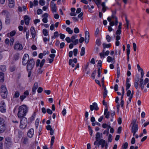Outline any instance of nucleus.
<instances>
[{
  "mask_svg": "<svg viewBox=\"0 0 149 149\" xmlns=\"http://www.w3.org/2000/svg\"><path fill=\"white\" fill-rule=\"evenodd\" d=\"M144 74L143 70H142L141 72V78H139V77H137L136 78L134 82V86L136 89H137L139 85L141 89L143 90V89L144 84H143L144 81L143 79Z\"/></svg>",
  "mask_w": 149,
  "mask_h": 149,
  "instance_id": "1",
  "label": "nucleus"
},
{
  "mask_svg": "<svg viewBox=\"0 0 149 149\" xmlns=\"http://www.w3.org/2000/svg\"><path fill=\"white\" fill-rule=\"evenodd\" d=\"M28 108L25 105L20 106L18 108L17 115L19 118H22L26 116L28 111Z\"/></svg>",
  "mask_w": 149,
  "mask_h": 149,
  "instance_id": "2",
  "label": "nucleus"
},
{
  "mask_svg": "<svg viewBox=\"0 0 149 149\" xmlns=\"http://www.w3.org/2000/svg\"><path fill=\"white\" fill-rule=\"evenodd\" d=\"M137 119H134L133 120L131 123L132 127L131 128V132L133 133V136L138 131L139 128L138 124L136 123Z\"/></svg>",
  "mask_w": 149,
  "mask_h": 149,
  "instance_id": "3",
  "label": "nucleus"
},
{
  "mask_svg": "<svg viewBox=\"0 0 149 149\" xmlns=\"http://www.w3.org/2000/svg\"><path fill=\"white\" fill-rule=\"evenodd\" d=\"M0 93L1 95L3 98H6L7 96L8 91L5 86L2 85L0 87Z\"/></svg>",
  "mask_w": 149,
  "mask_h": 149,
  "instance_id": "4",
  "label": "nucleus"
},
{
  "mask_svg": "<svg viewBox=\"0 0 149 149\" xmlns=\"http://www.w3.org/2000/svg\"><path fill=\"white\" fill-rule=\"evenodd\" d=\"M26 69L28 71H31L34 67L35 61L33 59H30L27 63Z\"/></svg>",
  "mask_w": 149,
  "mask_h": 149,
  "instance_id": "5",
  "label": "nucleus"
},
{
  "mask_svg": "<svg viewBox=\"0 0 149 149\" xmlns=\"http://www.w3.org/2000/svg\"><path fill=\"white\" fill-rule=\"evenodd\" d=\"M6 129V127L4 123V119L0 117V133L4 132Z\"/></svg>",
  "mask_w": 149,
  "mask_h": 149,
  "instance_id": "6",
  "label": "nucleus"
},
{
  "mask_svg": "<svg viewBox=\"0 0 149 149\" xmlns=\"http://www.w3.org/2000/svg\"><path fill=\"white\" fill-rule=\"evenodd\" d=\"M27 119L26 118L22 120L20 122V127L21 129H24L27 125Z\"/></svg>",
  "mask_w": 149,
  "mask_h": 149,
  "instance_id": "7",
  "label": "nucleus"
},
{
  "mask_svg": "<svg viewBox=\"0 0 149 149\" xmlns=\"http://www.w3.org/2000/svg\"><path fill=\"white\" fill-rule=\"evenodd\" d=\"M5 13V15L6 17L5 24H9L10 22V17L9 13L6 10H4L3 11Z\"/></svg>",
  "mask_w": 149,
  "mask_h": 149,
  "instance_id": "8",
  "label": "nucleus"
},
{
  "mask_svg": "<svg viewBox=\"0 0 149 149\" xmlns=\"http://www.w3.org/2000/svg\"><path fill=\"white\" fill-rule=\"evenodd\" d=\"M29 60V55L27 54H25L22 58V64L25 65Z\"/></svg>",
  "mask_w": 149,
  "mask_h": 149,
  "instance_id": "9",
  "label": "nucleus"
},
{
  "mask_svg": "<svg viewBox=\"0 0 149 149\" xmlns=\"http://www.w3.org/2000/svg\"><path fill=\"white\" fill-rule=\"evenodd\" d=\"M0 111L2 113L6 111V105L3 101H1L0 103Z\"/></svg>",
  "mask_w": 149,
  "mask_h": 149,
  "instance_id": "10",
  "label": "nucleus"
},
{
  "mask_svg": "<svg viewBox=\"0 0 149 149\" xmlns=\"http://www.w3.org/2000/svg\"><path fill=\"white\" fill-rule=\"evenodd\" d=\"M112 15L111 17L113 20H115V24L116 25H117L118 22V18L115 15L116 13V10L112 11Z\"/></svg>",
  "mask_w": 149,
  "mask_h": 149,
  "instance_id": "11",
  "label": "nucleus"
},
{
  "mask_svg": "<svg viewBox=\"0 0 149 149\" xmlns=\"http://www.w3.org/2000/svg\"><path fill=\"white\" fill-rule=\"evenodd\" d=\"M14 48V49L16 51H20L23 49V47L22 44L17 43L15 44Z\"/></svg>",
  "mask_w": 149,
  "mask_h": 149,
  "instance_id": "12",
  "label": "nucleus"
},
{
  "mask_svg": "<svg viewBox=\"0 0 149 149\" xmlns=\"http://www.w3.org/2000/svg\"><path fill=\"white\" fill-rule=\"evenodd\" d=\"M104 52L105 51L103 49L102 52L100 53V56L101 58H105L106 56H108L109 53V51H106L105 53Z\"/></svg>",
  "mask_w": 149,
  "mask_h": 149,
  "instance_id": "13",
  "label": "nucleus"
},
{
  "mask_svg": "<svg viewBox=\"0 0 149 149\" xmlns=\"http://www.w3.org/2000/svg\"><path fill=\"white\" fill-rule=\"evenodd\" d=\"M90 108L91 111H92L93 109L96 110H97L99 109V108L97 107V104L95 102L93 103L92 105L90 106Z\"/></svg>",
  "mask_w": 149,
  "mask_h": 149,
  "instance_id": "14",
  "label": "nucleus"
},
{
  "mask_svg": "<svg viewBox=\"0 0 149 149\" xmlns=\"http://www.w3.org/2000/svg\"><path fill=\"white\" fill-rule=\"evenodd\" d=\"M48 16V14L46 13H45L42 15V17H43L42 19V21L44 23H46L47 22V17Z\"/></svg>",
  "mask_w": 149,
  "mask_h": 149,
  "instance_id": "15",
  "label": "nucleus"
},
{
  "mask_svg": "<svg viewBox=\"0 0 149 149\" xmlns=\"http://www.w3.org/2000/svg\"><path fill=\"white\" fill-rule=\"evenodd\" d=\"M34 133V130L32 129L31 128L28 131L27 133L28 136L30 137L31 138L33 137V135Z\"/></svg>",
  "mask_w": 149,
  "mask_h": 149,
  "instance_id": "16",
  "label": "nucleus"
},
{
  "mask_svg": "<svg viewBox=\"0 0 149 149\" xmlns=\"http://www.w3.org/2000/svg\"><path fill=\"white\" fill-rule=\"evenodd\" d=\"M107 19L109 22H110V26H112L114 25H116L114 22V21H115V20H113L110 17H108L107 18Z\"/></svg>",
  "mask_w": 149,
  "mask_h": 149,
  "instance_id": "17",
  "label": "nucleus"
},
{
  "mask_svg": "<svg viewBox=\"0 0 149 149\" xmlns=\"http://www.w3.org/2000/svg\"><path fill=\"white\" fill-rule=\"evenodd\" d=\"M106 142L103 139H101L98 142V144L99 145H101L102 148H103L106 144Z\"/></svg>",
  "mask_w": 149,
  "mask_h": 149,
  "instance_id": "18",
  "label": "nucleus"
},
{
  "mask_svg": "<svg viewBox=\"0 0 149 149\" xmlns=\"http://www.w3.org/2000/svg\"><path fill=\"white\" fill-rule=\"evenodd\" d=\"M8 1L9 7L10 8H13L15 5L14 0H8Z\"/></svg>",
  "mask_w": 149,
  "mask_h": 149,
  "instance_id": "19",
  "label": "nucleus"
},
{
  "mask_svg": "<svg viewBox=\"0 0 149 149\" xmlns=\"http://www.w3.org/2000/svg\"><path fill=\"white\" fill-rule=\"evenodd\" d=\"M30 30L32 37L33 38H34L36 36V31L34 27L33 26L31 27Z\"/></svg>",
  "mask_w": 149,
  "mask_h": 149,
  "instance_id": "20",
  "label": "nucleus"
},
{
  "mask_svg": "<svg viewBox=\"0 0 149 149\" xmlns=\"http://www.w3.org/2000/svg\"><path fill=\"white\" fill-rule=\"evenodd\" d=\"M51 7L52 8V10L54 12H56V4L54 2H51Z\"/></svg>",
  "mask_w": 149,
  "mask_h": 149,
  "instance_id": "21",
  "label": "nucleus"
},
{
  "mask_svg": "<svg viewBox=\"0 0 149 149\" xmlns=\"http://www.w3.org/2000/svg\"><path fill=\"white\" fill-rule=\"evenodd\" d=\"M110 114V112L108 111V108H106L104 110V115L105 116V117L107 118H109Z\"/></svg>",
  "mask_w": 149,
  "mask_h": 149,
  "instance_id": "22",
  "label": "nucleus"
},
{
  "mask_svg": "<svg viewBox=\"0 0 149 149\" xmlns=\"http://www.w3.org/2000/svg\"><path fill=\"white\" fill-rule=\"evenodd\" d=\"M11 140L10 138L7 137L5 139V143L7 145L9 144L11 142Z\"/></svg>",
  "mask_w": 149,
  "mask_h": 149,
  "instance_id": "23",
  "label": "nucleus"
},
{
  "mask_svg": "<svg viewBox=\"0 0 149 149\" xmlns=\"http://www.w3.org/2000/svg\"><path fill=\"white\" fill-rule=\"evenodd\" d=\"M24 19L25 24L28 25L29 24L30 20L29 17L27 15L25 16L24 17Z\"/></svg>",
  "mask_w": 149,
  "mask_h": 149,
  "instance_id": "24",
  "label": "nucleus"
},
{
  "mask_svg": "<svg viewBox=\"0 0 149 149\" xmlns=\"http://www.w3.org/2000/svg\"><path fill=\"white\" fill-rule=\"evenodd\" d=\"M102 134H100V132H97L96 134L95 138L97 141H99V139L100 137L102 136Z\"/></svg>",
  "mask_w": 149,
  "mask_h": 149,
  "instance_id": "25",
  "label": "nucleus"
},
{
  "mask_svg": "<svg viewBox=\"0 0 149 149\" xmlns=\"http://www.w3.org/2000/svg\"><path fill=\"white\" fill-rule=\"evenodd\" d=\"M101 6L102 7V11L103 12H104L106 10L107 7L106 6L105 3L104 2L102 3Z\"/></svg>",
  "mask_w": 149,
  "mask_h": 149,
  "instance_id": "26",
  "label": "nucleus"
},
{
  "mask_svg": "<svg viewBox=\"0 0 149 149\" xmlns=\"http://www.w3.org/2000/svg\"><path fill=\"white\" fill-rule=\"evenodd\" d=\"M114 58H112L110 56H108L107 58V61L108 62H110L112 61V63H114Z\"/></svg>",
  "mask_w": 149,
  "mask_h": 149,
  "instance_id": "27",
  "label": "nucleus"
},
{
  "mask_svg": "<svg viewBox=\"0 0 149 149\" xmlns=\"http://www.w3.org/2000/svg\"><path fill=\"white\" fill-rule=\"evenodd\" d=\"M4 74L2 72H0V82H2L4 81Z\"/></svg>",
  "mask_w": 149,
  "mask_h": 149,
  "instance_id": "28",
  "label": "nucleus"
},
{
  "mask_svg": "<svg viewBox=\"0 0 149 149\" xmlns=\"http://www.w3.org/2000/svg\"><path fill=\"white\" fill-rule=\"evenodd\" d=\"M19 54L18 53L15 54L14 56L13 60L15 61L19 59Z\"/></svg>",
  "mask_w": 149,
  "mask_h": 149,
  "instance_id": "29",
  "label": "nucleus"
},
{
  "mask_svg": "<svg viewBox=\"0 0 149 149\" xmlns=\"http://www.w3.org/2000/svg\"><path fill=\"white\" fill-rule=\"evenodd\" d=\"M36 116V113L34 112L32 115V116L29 118V120L31 122L33 121L35 118Z\"/></svg>",
  "mask_w": 149,
  "mask_h": 149,
  "instance_id": "30",
  "label": "nucleus"
},
{
  "mask_svg": "<svg viewBox=\"0 0 149 149\" xmlns=\"http://www.w3.org/2000/svg\"><path fill=\"white\" fill-rule=\"evenodd\" d=\"M22 140L23 141V143L26 144L28 142V139L26 137H23Z\"/></svg>",
  "mask_w": 149,
  "mask_h": 149,
  "instance_id": "31",
  "label": "nucleus"
},
{
  "mask_svg": "<svg viewBox=\"0 0 149 149\" xmlns=\"http://www.w3.org/2000/svg\"><path fill=\"white\" fill-rule=\"evenodd\" d=\"M85 48L84 47H83L81 48V52L80 55L81 56H83L84 55L85 52Z\"/></svg>",
  "mask_w": 149,
  "mask_h": 149,
  "instance_id": "32",
  "label": "nucleus"
},
{
  "mask_svg": "<svg viewBox=\"0 0 149 149\" xmlns=\"http://www.w3.org/2000/svg\"><path fill=\"white\" fill-rule=\"evenodd\" d=\"M128 144L127 142H125L122 146V149H126L127 148Z\"/></svg>",
  "mask_w": 149,
  "mask_h": 149,
  "instance_id": "33",
  "label": "nucleus"
},
{
  "mask_svg": "<svg viewBox=\"0 0 149 149\" xmlns=\"http://www.w3.org/2000/svg\"><path fill=\"white\" fill-rule=\"evenodd\" d=\"M77 35L75 34L72 36L71 38V42H73L75 40V38H77Z\"/></svg>",
  "mask_w": 149,
  "mask_h": 149,
  "instance_id": "34",
  "label": "nucleus"
},
{
  "mask_svg": "<svg viewBox=\"0 0 149 149\" xmlns=\"http://www.w3.org/2000/svg\"><path fill=\"white\" fill-rule=\"evenodd\" d=\"M73 61L72 59H70L69 61V65H71L72 67L73 68L75 66V65L74 63H72Z\"/></svg>",
  "mask_w": 149,
  "mask_h": 149,
  "instance_id": "35",
  "label": "nucleus"
},
{
  "mask_svg": "<svg viewBox=\"0 0 149 149\" xmlns=\"http://www.w3.org/2000/svg\"><path fill=\"white\" fill-rule=\"evenodd\" d=\"M103 46L104 47V49H105L106 48H109L111 46V44H106L104 43L103 44Z\"/></svg>",
  "mask_w": 149,
  "mask_h": 149,
  "instance_id": "36",
  "label": "nucleus"
},
{
  "mask_svg": "<svg viewBox=\"0 0 149 149\" xmlns=\"http://www.w3.org/2000/svg\"><path fill=\"white\" fill-rule=\"evenodd\" d=\"M66 30L69 34H72L73 33V31L71 30L69 27H67L66 28Z\"/></svg>",
  "mask_w": 149,
  "mask_h": 149,
  "instance_id": "37",
  "label": "nucleus"
},
{
  "mask_svg": "<svg viewBox=\"0 0 149 149\" xmlns=\"http://www.w3.org/2000/svg\"><path fill=\"white\" fill-rule=\"evenodd\" d=\"M0 70L2 71H4L6 70V67L5 65H1L0 66Z\"/></svg>",
  "mask_w": 149,
  "mask_h": 149,
  "instance_id": "38",
  "label": "nucleus"
},
{
  "mask_svg": "<svg viewBox=\"0 0 149 149\" xmlns=\"http://www.w3.org/2000/svg\"><path fill=\"white\" fill-rule=\"evenodd\" d=\"M20 95L19 92L17 91H16L15 92V94L14 95V97L16 98H17L19 97Z\"/></svg>",
  "mask_w": 149,
  "mask_h": 149,
  "instance_id": "39",
  "label": "nucleus"
},
{
  "mask_svg": "<svg viewBox=\"0 0 149 149\" xmlns=\"http://www.w3.org/2000/svg\"><path fill=\"white\" fill-rule=\"evenodd\" d=\"M43 33L45 36H47L48 35V31L46 29H44L43 30Z\"/></svg>",
  "mask_w": 149,
  "mask_h": 149,
  "instance_id": "40",
  "label": "nucleus"
},
{
  "mask_svg": "<svg viewBox=\"0 0 149 149\" xmlns=\"http://www.w3.org/2000/svg\"><path fill=\"white\" fill-rule=\"evenodd\" d=\"M106 39L107 40V41L109 42H111V37L109 36V35H107L106 36Z\"/></svg>",
  "mask_w": 149,
  "mask_h": 149,
  "instance_id": "41",
  "label": "nucleus"
},
{
  "mask_svg": "<svg viewBox=\"0 0 149 149\" xmlns=\"http://www.w3.org/2000/svg\"><path fill=\"white\" fill-rule=\"evenodd\" d=\"M45 62V60L44 59H43L42 60L41 62H40V68H41L42 67Z\"/></svg>",
  "mask_w": 149,
  "mask_h": 149,
  "instance_id": "42",
  "label": "nucleus"
},
{
  "mask_svg": "<svg viewBox=\"0 0 149 149\" xmlns=\"http://www.w3.org/2000/svg\"><path fill=\"white\" fill-rule=\"evenodd\" d=\"M96 73V70H95L93 72L92 74L91 77L93 79H94L95 78V75Z\"/></svg>",
  "mask_w": 149,
  "mask_h": 149,
  "instance_id": "43",
  "label": "nucleus"
},
{
  "mask_svg": "<svg viewBox=\"0 0 149 149\" xmlns=\"http://www.w3.org/2000/svg\"><path fill=\"white\" fill-rule=\"evenodd\" d=\"M117 77L118 78L119 77L120 75V70L119 67L117 68Z\"/></svg>",
  "mask_w": 149,
  "mask_h": 149,
  "instance_id": "44",
  "label": "nucleus"
},
{
  "mask_svg": "<svg viewBox=\"0 0 149 149\" xmlns=\"http://www.w3.org/2000/svg\"><path fill=\"white\" fill-rule=\"evenodd\" d=\"M54 139H55V137H54V136H52V137L51 139V141L50 145H51V146H52L53 145L54 143Z\"/></svg>",
  "mask_w": 149,
  "mask_h": 149,
  "instance_id": "45",
  "label": "nucleus"
},
{
  "mask_svg": "<svg viewBox=\"0 0 149 149\" xmlns=\"http://www.w3.org/2000/svg\"><path fill=\"white\" fill-rule=\"evenodd\" d=\"M39 3L41 6H44L45 4V1L44 0H40L39 1Z\"/></svg>",
  "mask_w": 149,
  "mask_h": 149,
  "instance_id": "46",
  "label": "nucleus"
},
{
  "mask_svg": "<svg viewBox=\"0 0 149 149\" xmlns=\"http://www.w3.org/2000/svg\"><path fill=\"white\" fill-rule=\"evenodd\" d=\"M112 135L110 134H109L108 139V142H111L112 141Z\"/></svg>",
  "mask_w": 149,
  "mask_h": 149,
  "instance_id": "47",
  "label": "nucleus"
},
{
  "mask_svg": "<svg viewBox=\"0 0 149 149\" xmlns=\"http://www.w3.org/2000/svg\"><path fill=\"white\" fill-rule=\"evenodd\" d=\"M39 120L38 119V118L36 119V124L35 126L36 129L38 128V127L39 125Z\"/></svg>",
  "mask_w": 149,
  "mask_h": 149,
  "instance_id": "48",
  "label": "nucleus"
},
{
  "mask_svg": "<svg viewBox=\"0 0 149 149\" xmlns=\"http://www.w3.org/2000/svg\"><path fill=\"white\" fill-rule=\"evenodd\" d=\"M107 91L106 90V88H105L104 89V92L103 94V97L105 99L107 96Z\"/></svg>",
  "mask_w": 149,
  "mask_h": 149,
  "instance_id": "49",
  "label": "nucleus"
},
{
  "mask_svg": "<svg viewBox=\"0 0 149 149\" xmlns=\"http://www.w3.org/2000/svg\"><path fill=\"white\" fill-rule=\"evenodd\" d=\"M74 32L76 33H78L79 32V29L77 27H76L74 29Z\"/></svg>",
  "mask_w": 149,
  "mask_h": 149,
  "instance_id": "50",
  "label": "nucleus"
},
{
  "mask_svg": "<svg viewBox=\"0 0 149 149\" xmlns=\"http://www.w3.org/2000/svg\"><path fill=\"white\" fill-rule=\"evenodd\" d=\"M26 97V96L24 95H21L20 97V99L21 101H22Z\"/></svg>",
  "mask_w": 149,
  "mask_h": 149,
  "instance_id": "51",
  "label": "nucleus"
},
{
  "mask_svg": "<svg viewBox=\"0 0 149 149\" xmlns=\"http://www.w3.org/2000/svg\"><path fill=\"white\" fill-rule=\"evenodd\" d=\"M41 68L38 69L37 71L38 74H41L42 73L43 71L41 69Z\"/></svg>",
  "mask_w": 149,
  "mask_h": 149,
  "instance_id": "52",
  "label": "nucleus"
},
{
  "mask_svg": "<svg viewBox=\"0 0 149 149\" xmlns=\"http://www.w3.org/2000/svg\"><path fill=\"white\" fill-rule=\"evenodd\" d=\"M130 45L128 44L127 45V53H130Z\"/></svg>",
  "mask_w": 149,
  "mask_h": 149,
  "instance_id": "53",
  "label": "nucleus"
},
{
  "mask_svg": "<svg viewBox=\"0 0 149 149\" xmlns=\"http://www.w3.org/2000/svg\"><path fill=\"white\" fill-rule=\"evenodd\" d=\"M14 40L13 38H11L9 40L10 45V46H12L13 44Z\"/></svg>",
  "mask_w": 149,
  "mask_h": 149,
  "instance_id": "54",
  "label": "nucleus"
},
{
  "mask_svg": "<svg viewBox=\"0 0 149 149\" xmlns=\"http://www.w3.org/2000/svg\"><path fill=\"white\" fill-rule=\"evenodd\" d=\"M97 76L98 77H100L101 76V69L100 68L98 69L97 70Z\"/></svg>",
  "mask_w": 149,
  "mask_h": 149,
  "instance_id": "55",
  "label": "nucleus"
},
{
  "mask_svg": "<svg viewBox=\"0 0 149 149\" xmlns=\"http://www.w3.org/2000/svg\"><path fill=\"white\" fill-rule=\"evenodd\" d=\"M73 44L74 45H76L77 44L79 43V40L78 39H76L73 42H72Z\"/></svg>",
  "mask_w": 149,
  "mask_h": 149,
  "instance_id": "56",
  "label": "nucleus"
},
{
  "mask_svg": "<svg viewBox=\"0 0 149 149\" xmlns=\"http://www.w3.org/2000/svg\"><path fill=\"white\" fill-rule=\"evenodd\" d=\"M66 113V110L65 108L63 109V111H62V114L63 116H65Z\"/></svg>",
  "mask_w": 149,
  "mask_h": 149,
  "instance_id": "57",
  "label": "nucleus"
},
{
  "mask_svg": "<svg viewBox=\"0 0 149 149\" xmlns=\"http://www.w3.org/2000/svg\"><path fill=\"white\" fill-rule=\"evenodd\" d=\"M88 129H89V131L90 132V135L91 136H92L93 133V130H92L91 127L89 125L88 126Z\"/></svg>",
  "mask_w": 149,
  "mask_h": 149,
  "instance_id": "58",
  "label": "nucleus"
},
{
  "mask_svg": "<svg viewBox=\"0 0 149 149\" xmlns=\"http://www.w3.org/2000/svg\"><path fill=\"white\" fill-rule=\"evenodd\" d=\"M65 40L68 43H70L71 41V38L69 37H67L65 39Z\"/></svg>",
  "mask_w": 149,
  "mask_h": 149,
  "instance_id": "59",
  "label": "nucleus"
},
{
  "mask_svg": "<svg viewBox=\"0 0 149 149\" xmlns=\"http://www.w3.org/2000/svg\"><path fill=\"white\" fill-rule=\"evenodd\" d=\"M42 11L40 9H39L37 11V13L38 15H40L42 14Z\"/></svg>",
  "mask_w": 149,
  "mask_h": 149,
  "instance_id": "60",
  "label": "nucleus"
},
{
  "mask_svg": "<svg viewBox=\"0 0 149 149\" xmlns=\"http://www.w3.org/2000/svg\"><path fill=\"white\" fill-rule=\"evenodd\" d=\"M47 112L49 114H51L52 113V111L49 109H47Z\"/></svg>",
  "mask_w": 149,
  "mask_h": 149,
  "instance_id": "61",
  "label": "nucleus"
},
{
  "mask_svg": "<svg viewBox=\"0 0 149 149\" xmlns=\"http://www.w3.org/2000/svg\"><path fill=\"white\" fill-rule=\"evenodd\" d=\"M131 94V92L130 90H128L127 93V95L128 97H130V96Z\"/></svg>",
  "mask_w": 149,
  "mask_h": 149,
  "instance_id": "62",
  "label": "nucleus"
},
{
  "mask_svg": "<svg viewBox=\"0 0 149 149\" xmlns=\"http://www.w3.org/2000/svg\"><path fill=\"white\" fill-rule=\"evenodd\" d=\"M16 33V32L15 31H13L10 33V35L11 36H14Z\"/></svg>",
  "mask_w": 149,
  "mask_h": 149,
  "instance_id": "63",
  "label": "nucleus"
},
{
  "mask_svg": "<svg viewBox=\"0 0 149 149\" xmlns=\"http://www.w3.org/2000/svg\"><path fill=\"white\" fill-rule=\"evenodd\" d=\"M40 21V20L38 19H36L34 20V24H36L38 23Z\"/></svg>",
  "mask_w": 149,
  "mask_h": 149,
  "instance_id": "64",
  "label": "nucleus"
}]
</instances>
